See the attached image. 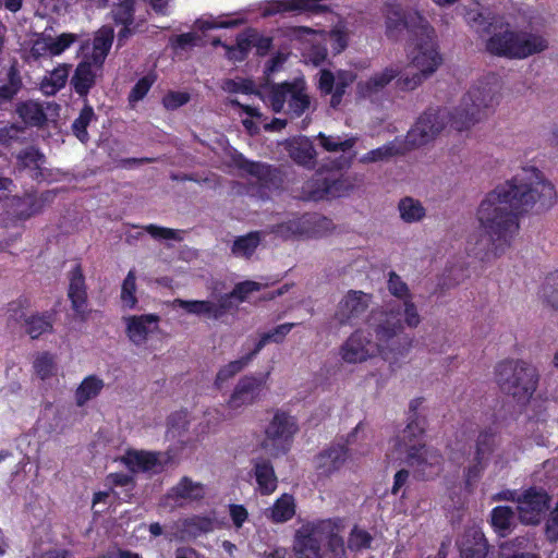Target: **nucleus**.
<instances>
[{
    "label": "nucleus",
    "mask_w": 558,
    "mask_h": 558,
    "mask_svg": "<svg viewBox=\"0 0 558 558\" xmlns=\"http://www.w3.org/2000/svg\"><path fill=\"white\" fill-rule=\"evenodd\" d=\"M554 196V186L536 168H522L481 202L476 211L478 230L468 239L470 251L486 256L504 254L519 231L518 215L536 204L550 205Z\"/></svg>",
    "instance_id": "nucleus-1"
},
{
    "label": "nucleus",
    "mask_w": 558,
    "mask_h": 558,
    "mask_svg": "<svg viewBox=\"0 0 558 558\" xmlns=\"http://www.w3.org/2000/svg\"><path fill=\"white\" fill-rule=\"evenodd\" d=\"M464 20L477 33H490L486 49L499 57L523 60L544 52L549 40L544 33L531 29L514 31L505 16H493L478 8L465 10Z\"/></svg>",
    "instance_id": "nucleus-2"
},
{
    "label": "nucleus",
    "mask_w": 558,
    "mask_h": 558,
    "mask_svg": "<svg viewBox=\"0 0 558 558\" xmlns=\"http://www.w3.org/2000/svg\"><path fill=\"white\" fill-rule=\"evenodd\" d=\"M402 332V324L397 313H372L365 328L352 332L339 348V356L347 364H361L380 356L384 360L396 357Z\"/></svg>",
    "instance_id": "nucleus-3"
},
{
    "label": "nucleus",
    "mask_w": 558,
    "mask_h": 558,
    "mask_svg": "<svg viewBox=\"0 0 558 558\" xmlns=\"http://www.w3.org/2000/svg\"><path fill=\"white\" fill-rule=\"evenodd\" d=\"M384 12L389 38H399L404 29L416 35L421 32V37H416L408 48V59L415 69L430 76L442 63L434 28L417 11L405 14L397 3H388Z\"/></svg>",
    "instance_id": "nucleus-4"
},
{
    "label": "nucleus",
    "mask_w": 558,
    "mask_h": 558,
    "mask_svg": "<svg viewBox=\"0 0 558 558\" xmlns=\"http://www.w3.org/2000/svg\"><path fill=\"white\" fill-rule=\"evenodd\" d=\"M423 434V421L412 420L401 435L393 439V446L407 452V462L417 475L430 478L440 473L444 459L437 449L421 442Z\"/></svg>",
    "instance_id": "nucleus-5"
},
{
    "label": "nucleus",
    "mask_w": 558,
    "mask_h": 558,
    "mask_svg": "<svg viewBox=\"0 0 558 558\" xmlns=\"http://www.w3.org/2000/svg\"><path fill=\"white\" fill-rule=\"evenodd\" d=\"M342 529L340 519L317 520L302 524L295 533L293 549L306 558H319L320 543L328 538L333 558H344L343 539L339 536Z\"/></svg>",
    "instance_id": "nucleus-6"
},
{
    "label": "nucleus",
    "mask_w": 558,
    "mask_h": 558,
    "mask_svg": "<svg viewBox=\"0 0 558 558\" xmlns=\"http://www.w3.org/2000/svg\"><path fill=\"white\" fill-rule=\"evenodd\" d=\"M257 95L276 113L300 117L311 107V97L303 80L265 86Z\"/></svg>",
    "instance_id": "nucleus-7"
},
{
    "label": "nucleus",
    "mask_w": 558,
    "mask_h": 558,
    "mask_svg": "<svg viewBox=\"0 0 558 558\" xmlns=\"http://www.w3.org/2000/svg\"><path fill=\"white\" fill-rule=\"evenodd\" d=\"M499 90L500 84L495 75L472 86L463 97L461 105L456 109L459 116L453 120L456 130H468L476 123L484 109L497 104Z\"/></svg>",
    "instance_id": "nucleus-8"
},
{
    "label": "nucleus",
    "mask_w": 558,
    "mask_h": 558,
    "mask_svg": "<svg viewBox=\"0 0 558 558\" xmlns=\"http://www.w3.org/2000/svg\"><path fill=\"white\" fill-rule=\"evenodd\" d=\"M496 381L504 391L520 401H526L536 390L538 373L530 362L506 360L497 364Z\"/></svg>",
    "instance_id": "nucleus-9"
},
{
    "label": "nucleus",
    "mask_w": 558,
    "mask_h": 558,
    "mask_svg": "<svg viewBox=\"0 0 558 558\" xmlns=\"http://www.w3.org/2000/svg\"><path fill=\"white\" fill-rule=\"evenodd\" d=\"M298 430L296 418L284 411L278 410L265 428L262 447L270 456L284 454L289 451Z\"/></svg>",
    "instance_id": "nucleus-10"
},
{
    "label": "nucleus",
    "mask_w": 558,
    "mask_h": 558,
    "mask_svg": "<svg viewBox=\"0 0 558 558\" xmlns=\"http://www.w3.org/2000/svg\"><path fill=\"white\" fill-rule=\"evenodd\" d=\"M454 118H459L457 111L447 109L428 110L416 121L407 134V144L411 147L424 145L434 140L446 126L453 125Z\"/></svg>",
    "instance_id": "nucleus-11"
},
{
    "label": "nucleus",
    "mask_w": 558,
    "mask_h": 558,
    "mask_svg": "<svg viewBox=\"0 0 558 558\" xmlns=\"http://www.w3.org/2000/svg\"><path fill=\"white\" fill-rule=\"evenodd\" d=\"M511 499L518 504L521 521L525 524H537L548 509L549 498L543 489L530 488L515 498L512 492H506L498 499ZM494 499H497L495 497Z\"/></svg>",
    "instance_id": "nucleus-12"
},
{
    "label": "nucleus",
    "mask_w": 558,
    "mask_h": 558,
    "mask_svg": "<svg viewBox=\"0 0 558 558\" xmlns=\"http://www.w3.org/2000/svg\"><path fill=\"white\" fill-rule=\"evenodd\" d=\"M267 380V375L263 376H244L234 386L228 401L227 409L238 414L245 408L256 403L263 395Z\"/></svg>",
    "instance_id": "nucleus-13"
},
{
    "label": "nucleus",
    "mask_w": 558,
    "mask_h": 558,
    "mask_svg": "<svg viewBox=\"0 0 558 558\" xmlns=\"http://www.w3.org/2000/svg\"><path fill=\"white\" fill-rule=\"evenodd\" d=\"M78 39V35L74 33H62L57 36L43 33L32 41L29 53L36 60L59 57Z\"/></svg>",
    "instance_id": "nucleus-14"
},
{
    "label": "nucleus",
    "mask_w": 558,
    "mask_h": 558,
    "mask_svg": "<svg viewBox=\"0 0 558 558\" xmlns=\"http://www.w3.org/2000/svg\"><path fill=\"white\" fill-rule=\"evenodd\" d=\"M125 335L131 343L143 347L159 330L160 317L157 314L123 316Z\"/></svg>",
    "instance_id": "nucleus-15"
},
{
    "label": "nucleus",
    "mask_w": 558,
    "mask_h": 558,
    "mask_svg": "<svg viewBox=\"0 0 558 558\" xmlns=\"http://www.w3.org/2000/svg\"><path fill=\"white\" fill-rule=\"evenodd\" d=\"M172 461L167 452H153L144 450H129L121 458V462L132 472H160L165 465Z\"/></svg>",
    "instance_id": "nucleus-16"
},
{
    "label": "nucleus",
    "mask_w": 558,
    "mask_h": 558,
    "mask_svg": "<svg viewBox=\"0 0 558 558\" xmlns=\"http://www.w3.org/2000/svg\"><path fill=\"white\" fill-rule=\"evenodd\" d=\"M215 520L208 515H192L174 522L168 527L166 535L172 539H191L213 531Z\"/></svg>",
    "instance_id": "nucleus-17"
},
{
    "label": "nucleus",
    "mask_w": 558,
    "mask_h": 558,
    "mask_svg": "<svg viewBox=\"0 0 558 558\" xmlns=\"http://www.w3.org/2000/svg\"><path fill=\"white\" fill-rule=\"evenodd\" d=\"M355 75L350 71H337L332 73L329 70L319 72L318 88L324 94H331L330 105L336 108L340 105L345 88L353 83Z\"/></svg>",
    "instance_id": "nucleus-18"
},
{
    "label": "nucleus",
    "mask_w": 558,
    "mask_h": 558,
    "mask_svg": "<svg viewBox=\"0 0 558 558\" xmlns=\"http://www.w3.org/2000/svg\"><path fill=\"white\" fill-rule=\"evenodd\" d=\"M173 305L181 307L186 313L209 319H220L228 312V298H216L214 300H181L173 301Z\"/></svg>",
    "instance_id": "nucleus-19"
},
{
    "label": "nucleus",
    "mask_w": 558,
    "mask_h": 558,
    "mask_svg": "<svg viewBox=\"0 0 558 558\" xmlns=\"http://www.w3.org/2000/svg\"><path fill=\"white\" fill-rule=\"evenodd\" d=\"M349 459L347 447L337 445L319 452L314 459V468L318 477H329L336 474Z\"/></svg>",
    "instance_id": "nucleus-20"
},
{
    "label": "nucleus",
    "mask_w": 558,
    "mask_h": 558,
    "mask_svg": "<svg viewBox=\"0 0 558 558\" xmlns=\"http://www.w3.org/2000/svg\"><path fill=\"white\" fill-rule=\"evenodd\" d=\"M371 296L362 291L349 292L339 303L336 318L340 324L350 323L368 307Z\"/></svg>",
    "instance_id": "nucleus-21"
},
{
    "label": "nucleus",
    "mask_w": 558,
    "mask_h": 558,
    "mask_svg": "<svg viewBox=\"0 0 558 558\" xmlns=\"http://www.w3.org/2000/svg\"><path fill=\"white\" fill-rule=\"evenodd\" d=\"M496 438L488 433H482L477 437L476 451H475V465L470 466L465 474V481L470 485L476 481L481 471L488 461L489 457L496 449Z\"/></svg>",
    "instance_id": "nucleus-22"
},
{
    "label": "nucleus",
    "mask_w": 558,
    "mask_h": 558,
    "mask_svg": "<svg viewBox=\"0 0 558 558\" xmlns=\"http://www.w3.org/2000/svg\"><path fill=\"white\" fill-rule=\"evenodd\" d=\"M317 138L319 141V145L327 151L330 153H338L341 151L343 155L341 156L340 160L336 163V168H343L351 163L354 155L350 154V150L355 145L356 138L355 137H341V136H333V135H326L324 133H319L317 135Z\"/></svg>",
    "instance_id": "nucleus-23"
},
{
    "label": "nucleus",
    "mask_w": 558,
    "mask_h": 558,
    "mask_svg": "<svg viewBox=\"0 0 558 558\" xmlns=\"http://www.w3.org/2000/svg\"><path fill=\"white\" fill-rule=\"evenodd\" d=\"M461 558H485L487 543L484 534L477 527L468 530L458 542Z\"/></svg>",
    "instance_id": "nucleus-24"
},
{
    "label": "nucleus",
    "mask_w": 558,
    "mask_h": 558,
    "mask_svg": "<svg viewBox=\"0 0 558 558\" xmlns=\"http://www.w3.org/2000/svg\"><path fill=\"white\" fill-rule=\"evenodd\" d=\"M286 148L290 157L299 165L313 167L315 165L316 151L313 143L305 136H299L286 142Z\"/></svg>",
    "instance_id": "nucleus-25"
},
{
    "label": "nucleus",
    "mask_w": 558,
    "mask_h": 558,
    "mask_svg": "<svg viewBox=\"0 0 558 558\" xmlns=\"http://www.w3.org/2000/svg\"><path fill=\"white\" fill-rule=\"evenodd\" d=\"M100 70L101 68H96L89 59H84L78 63L71 81L75 92L81 96H86L94 86Z\"/></svg>",
    "instance_id": "nucleus-26"
},
{
    "label": "nucleus",
    "mask_w": 558,
    "mask_h": 558,
    "mask_svg": "<svg viewBox=\"0 0 558 558\" xmlns=\"http://www.w3.org/2000/svg\"><path fill=\"white\" fill-rule=\"evenodd\" d=\"M72 65L69 63H59L51 71H48L40 81L39 89L46 96H53L61 90L68 80Z\"/></svg>",
    "instance_id": "nucleus-27"
},
{
    "label": "nucleus",
    "mask_w": 558,
    "mask_h": 558,
    "mask_svg": "<svg viewBox=\"0 0 558 558\" xmlns=\"http://www.w3.org/2000/svg\"><path fill=\"white\" fill-rule=\"evenodd\" d=\"M336 181L324 178L320 173L307 181L303 186V197L305 199L319 201L326 197L338 196Z\"/></svg>",
    "instance_id": "nucleus-28"
},
{
    "label": "nucleus",
    "mask_w": 558,
    "mask_h": 558,
    "mask_svg": "<svg viewBox=\"0 0 558 558\" xmlns=\"http://www.w3.org/2000/svg\"><path fill=\"white\" fill-rule=\"evenodd\" d=\"M113 31L111 27H101L95 35L90 54L86 53L84 59H89L96 68H101L111 48Z\"/></svg>",
    "instance_id": "nucleus-29"
},
{
    "label": "nucleus",
    "mask_w": 558,
    "mask_h": 558,
    "mask_svg": "<svg viewBox=\"0 0 558 558\" xmlns=\"http://www.w3.org/2000/svg\"><path fill=\"white\" fill-rule=\"evenodd\" d=\"M399 74V68L395 65L387 66L380 72L372 75L367 81L360 82L357 85L359 93L368 97L373 94L381 90L386 85H388L397 75Z\"/></svg>",
    "instance_id": "nucleus-30"
},
{
    "label": "nucleus",
    "mask_w": 558,
    "mask_h": 558,
    "mask_svg": "<svg viewBox=\"0 0 558 558\" xmlns=\"http://www.w3.org/2000/svg\"><path fill=\"white\" fill-rule=\"evenodd\" d=\"M104 387L105 383L100 377L96 375L85 377L75 390V403L78 407H84L88 401L97 398Z\"/></svg>",
    "instance_id": "nucleus-31"
},
{
    "label": "nucleus",
    "mask_w": 558,
    "mask_h": 558,
    "mask_svg": "<svg viewBox=\"0 0 558 558\" xmlns=\"http://www.w3.org/2000/svg\"><path fill=\"white\" fill-rule=\"evenodd\" d=\"M69 298L71 299L74 311L78 314H83L86 301V292L84 277L78 267H75L71 271Z\"/></svg>",
    "instance_id": "nucleus-32"
},
{
    "label": "nucleus",
    "mask_w": 558,
    "mask_h": 558,
    "mask_svg": "<svg viewBox=\"0 0 558 558\" xmlns=\"http://www.w3.org/2000/svg\"><path fill=\"white\" fill-rule=\"evenodd\" d=\"M295 513L294 498L289 494H283L276 502L267 509V517L276 523L287 522Z\"/></svg>",
    "instance_id": "nucleus-33"
},
{
    "label": "nucleus",
    "mask_w": 558,
    "mask_h": 558,
    "mask_svg": "<svg viewBox=\"0 0 558 558\" xmlns=\"http://www.w3.org/2000/svg\"><path fill=\"white\" fill-rule=\"evenodd\" d=\"M255 33L253 32H242L241 34L238 35L236 37V43L235 45L233 46H229V45H226V44H222L219 39L217 40H214L213 41V45L214 46H221L225 50V56L231 60V61H242L245 59V57L247 56L248 51H250V46H248V43L247 40H250V37L254 38Z\"/></svg>",
    "instance_id": "nucleus-34"
},
{
    "label": "nucleus",
    "mask_w": 558,
    "mask_h": 558,
    "mask_svg": "<svg viewBox=\"0 0 558 558\" xmlns=\"http://www.w3.org/2000/svg\"><path fill=\"white\" fill-rule=\"evenodd\" d=\"M400 218L407 223L418 222L426 216V209L421 201L407 196L398 204Z\"/></svg>",
    "instance_id": "nucleus-35"
},
{
    "label": "nucleus",
    "mask_w": 558,
    "mask_h": 558,
    "mask_svg": "<svg viewBox=\"0 0 558 558\" xmlns=\"http://www.w3.org/2000/svg\"><path fill=\"white\" fill-rule=\"evenodd\" d=\"M235 161L243 174L251 177L250 180L252 183L259 184L262 187L267 185V178L270 173L268 166L258 162H251L242 156H239Z\"/></svg>",
    "instance_id": "nucleus-36"
},
{
    "label": "nucleus",
    "mask_w": 558,
    "mask_h": 558,
    "mask_svg": "<svg viewBox=\"0 0 558 558\" xmlns=\"http://www.w3.org/2000/svg\"><path fill=\"white\" fill-rule=\"evenodd\" d=\"M205 495V488L199 483H194L184 477L171 490L170 496L175 498L177 501L197 500Z\"/></svg>",
    "instance_id": "nucleus-37"
},
{
    "label": "nucleus",
    "mask_w": 558,
    "mask_h": 558,
    "mask_svg": "<svg viewBox=\"0 0 558 558\" xmlns=\"http://www.w3.org/2000/svg\"><path fill=\"white\" fill-rule=\"evenodd\" d=\"M307 215H304L302 217H295L289 219L286 222H282L276 228L275 232L283 239L299 236L307 238Z\"/></svg>",
    "instance_id": "nucleus-38"
},
{
    "label": "nucleus",
    "mask_w": 558,
    "mask_h": 558,
    "mask_svg": "<svg viewBox=\"0 0 558 558\" xmlns=\"http://www.w3.org/2000/svg\"><path fill=\"white\" fill-rule=\"evenodd\" d=\"M255 476L262 494L269 495L276 490L277 477L269 463H257L255 466Z\"/></svg>",
    "instance_id": "nucleus-39"
},
{
    "label": "nucleus",
    "mask_w": 558,
    "mask_h": 558,
    "mask_svg": "<svg viewBox=\"0 0 558 558\" xmlns=\"http://www.w3.org/2000/svg\"><path fill=\"white\" fill-rule=\"evenodd\" d=\"M19 117L29 125H41L46 121V114L40 104L35 101H25L17 106Z\"/></svg>",
    "instance_id": "nucleus-40"
},
{
    "label": "nucleus",
    "mask_w": 558,
    "mask_h": 558,
    "mask_svg": "<svg viewBox=\"0 0 558 558\" xmlns=\"http://www.w3.org/2000/svg\"><path fill=\"white\" fill-rule=\"evenodd\" d=\"M252 352L245 356H242L238 360L231 361L225 366H222L216 376L215 385L218 388H221L226 383H228L232 377H234L238 373H240L254 357Z\"/></svg>",
    "instance_id": "nucleus-41"
},
{
    "label": "nucleus",
    "mask_w": 558,
    "mask_h": 558,
    "mask_svg": "<svg viewBox=\"0 0 558 558\" xmlns=\"http://www.w3.org/2000/svg\"><path fill=\"white\" fill-rule=\"evenodd\" d=\"M294 326L295 324L293 323H286L263 333L252 351V355H256L269 342L281 343Z\"/></svg>",
    "instance_id": "nucleus-42"
},
{
    "label": "nucleus",
    "mask_w": 558,
    "mask_h": 558,
    "mask_svg": "<svg viewBox=\"0 0 558 558\" xmlns=\"http://www.w3.org/2000/svg\"><path fill=\"white\" fill-rule=\"evenodd\" d=\"M230 104L232 106L239 107L247 116H251L254 119H256V121L258 123L264 125V129L266 131H278V130L283 129L286 126V124H287L286 120H282V119H274L271 122L268 123V122H266V118L259 111L258 108L252 107V106H247V105H242L236 99H230Z\"/></svg>",
    "instance_id": "nucleus-43"
},
{
    "label": "nucleus",
    "mask_w": 558,
    "mask_h": 558,
    "mask_svg": "<svg viewBox=\"0 0 558 558\" xmlns=\"http://www.w3.org/2000/svg\"><path fill=\"white\" fill-rule=\"evenodd\" d=\"M120 300L123 308L134 310L136 307V275L134 270H130L122 282Z\"/></svg>",
    "instance_id": "nucleus-44"
},
{
    "label": "nucleus",
    "mask_w": 558,
    "mask_h": 558,
    "mask_svg": "<svg viewBox=\"0 0 558 558\" xmlns=\"http://www.w3.org/2000/svg\"><path fill=\"white\" fill-rule=\"evenodd\" d=\"M190 415L185 411L172 413L168 418L167 437L175 439L183 437L190 425Z\"/></svg>",
    "instance_id": "nucleus-45"
},
{
    "label": "nucleus",
    "mask_w": 558,
    "mask_h": 558,
    "mask_svg": "<svg viewBox=\"0 0 558 558\" xmlns=\"http://www.w3.org/2000/svg\"><path fill=\"white\" fill-rule=\"evenodd\" d=\"M260 242V232H251L238 238L232 245V253L238 257H247L254 253Z\"/></svg>",
    "instance_id": "nucleus-46"
},
{
    "label": "nucleus",
    "mask_w": 558,
    "mask_h": 558,
    "mask_svg": "<svg viewBox=\"0 0 558 558\" xmlns=\"http://www.w3.org/2000/svg\"><path fill=\"white\" fill-rule=\"evenodd\" d=\"M388 313H397L399 314L401 324H402V330L404 327L409 328H416L422 322L421 315L418 313V308L413 302V299H407L403 301L402 311H389Z\"/></svg>",
    "instance_id": "nucleus-47"
},
{
    "label": "nucleus",
    "mask_w": 558,
    "mask_h": 558,
    "mask_svg": "<svg viewBox=\"0 0 558 558\" xmlns=\"http://www.w3.org/2000/svg\"><path fill=\"white\" fill-rule=\"evenodd\" d=\"M307 238H320L333 230L330 219L319 215H307Z\"/></svg>",
    "instance_id": "nucleus-48"
},
{
    "label": "nucleus",
    "mask_w": 558,
    "mask_h": 558,
    "mask_svg": "<svg viewBox=\"0 0 558 558\" xmlns=\"http://www.w3.org/2000/svg\"><path fill=\"white\" fill-rule=\"evenodd\" d=\"M108 5L114 7L113 17L117 22L128 25L132 23L134 0H105Z\"/></svg>",
    "instance_id": "nucleus-49"
},
{
    "label": "nucleus",
    "mask_w": 558,
    "mask_h": 558,
    "mask_svg": "<svg viewBox=\"0 0 558 558\" xmlns=\"http://www.w3.org/2000/svg\"><path fill=\"white\" fill-rule=\"evenodd\" d=\"M51 323L46 316L31 315L24 318L25 332L36 339L51 329Z\"/></svg>",
    "instance_id": "nucleus-50"
},
{
    "label": "nucleus",
    "mask_w": 558,
    "mask_h": 558,
    "mask_svg": "<svg viewBox=\"0 0 558 558\" xmlns=\"http://www.w3.org/2000/svg\"><path fill=\"white\" fill-rule=\"evenodd\" d=\"M513 512L509 507H496L492 511V525L504 535L513 522Z\"/></svg>",
    "instance_id": "nucleus-51"
},
{
    "label": "nucleus",
    "mask_w": 558,
    "mask_h": 558,
    "mask_svg": "<svg viewBox=\"0 0 558 558\" xmlns=\"http://www.w3.org/2000/svg\"><path fill=\"white\" fill-rule=\"evenodd\" d=\"M36 375L41 379H47L56 375L57 366L54 357L49 353H39L36 355L34 363Z\"/></svg>",
    "instance_id": "nucleus-52"
},
{
    "label": "nucleus",
    "mask_w": 558,
    "mask_h": 558,
    "mask_svg": "<svg viewBox=\"0 0 558 558\" xmlns=\"http://www.w3.org/2000/svg\"><path fill=\"white\" fill-rule=\"evenodd\" d=\"M95 113L90 106L85 105L78 118L73 122V132L81 142H86L88 134L86 131L87 125L94 120Z\"/></svg>",
    "instance_id": "nucleus-53"
},
{
    "label": "nucleus",
    "mask_w": 558,
    "mask_h": 558,
    "mask_svg": "<svg viewBox=\"0 0 558 558\" xmlns=\"http://www.w3.org/2000/svg\"><path fill=\"white\" fill-rule=\"evenodd\" d=\"M260 289V284L255 281H244L238 283L232 292L226 293L221 295L222 298H228V311L232 306L231 300L235 299L238 302H243L247 299V296L254 292L258 291Z\"/></svg>",
    "instance_id": "nucleus-54"
},
{
    "label": "nucleus",
    "mask_w": 558,
    "mask_h": 558,
    "mask_svg": "<svg viewBox=\"0 0 558 558\" xmlns=\"http://www.w3.org/2000/svg\"><path fill=\"white\" fill-rule=\"evenodd\" d=\"M542 298L548 306L558 311V272L546 279L542 288Z\"/></svg>",
    "instance_id": "nucleus-55"
},
{
    "label": "nucleus",
    "mask_w": 558,
    "mask_h": 558,
    "mask_svg": "<svg viewBox=\"0 0 558 558\" xmlns=\"http://www.w3.org/2000/svg\"><path fill=\"white\" fill-rule=\"evenodd\" d=\"M349 29L342 23L337 24L328 34L329 43L336 53L341 52L348 46Z\"/></svg>",
    "instance_id": "nucleus-56"
},
{
    "label": "nucleus",
    "mask_w": 558,
    "mask_h": 558,
    "mask_svg": "<svg viewBox=\"0 0 558 558\" xmlns=\"http://www.w3.org/2000/svg\"><path fill=\"white\" fill-rule=\"evenodd\" d=\"M144 230L156 240L181 241L183 239L182 232L175 229L148 225L144 227Z\"/></svg>",
    "instance_id": "nucleus-57"
},
{
    "label": "nucleus",
    "mask_w": 558,
    "mask_h": 558,
    "mask_svg": "<svg viewBox=\"0 0 558 558\" xmlns=\"http://www.w3.org/2000/svg\"><path fill=\"white\" fill-rule=\"evenodd\" d=\"M372 542L371 534L357 526H354L350 533L348 546L352 550L368 548Z\"/></svg>",
    "instance_id": "nucleus-58"
},
{
    "label": "nucleus",
    "mask_w": 558,
    "mask_h": 558,
    "mask_svg": "<svg viewBox=\"0 0 558 558\" xmlns=\"http://www.w3.org/2000/svg\"><path fill=\"white\" fill-rule=\"evenodd\" d=\"M222 89L230 94H254L255 85L252 81L245 78L226 80L222 83Z\"/></svg>",
    "instance_id": "nucleus-59"
},
{
    "label": "nucleus",
    "mask_w": 558,
    "mask_h": 558,
    "mask_svg": "<svg viewBox=\"0 0 558 558\" xmlns=\"http://www.w3.org/2000/svg\"><path fill=\"white\" fill-rule=\"evenodd\" d=\"M399 153H401V149L397 148L395 145H385L363 155L361 157V162L368 163L380 161Z\"/></svg>",
    "instance_id": "nucleus-60"
},
{
    "label": "nucleus",
    "mask_w": 558,
    "mask_h": 558,
    "mask_svg": "<svg viewBox=\"0 0 558 558\" xmlns=\"http://www.w3.org/2000/svg\"><path fill=\"white\" fill-rule=\"evenodd\" d=\"M388 290L402 301L412 298L408 284L395 272L389 274Z\"/></svg>",
    "instance_id": "nucleus-61"
},
{
    "label": "nucleus",
    "mask_w": 558,
    "mask_h": 558,
    "mask_svg": "<svg viewBox=\"0 0 558 558\" xmlns=\"http://www.w3.org/2000/svg\"><path fill=\"white\" fill-rule=\"evenodd\" d=\"M17 158L25 168H39L44 160V156L33 147L20 153Z\"/></svg>",
    "instance_id": "nucleus-62"
},
{
    "label": "nucleus",
    "mask_w": 558,
    "mask_h": 558,
    "mask_svg": "<svg viewBox=\"0 0 558 558\" xmlns=\"http://www.w3.org/2000/svg\"><path fill=\"white\" fill-rule=\"evenodd\" d=\"M154 83V78L151 76H145L141 78L135 86L132 88L129 100L130 102H136L145 97V95L150 89Z\"/></svg>",
    "instance_id": "nucleus-63"
},
{
    "label": "nucleus",
    "mask_w": 558,
    "mask_h": 558,
    "mask_svg": "<svg viewBox=\"0 0 558 558\" xmlns=\"http://www.w3.org/2000/svg\"><path fill=\"white\" fill-rule=\"evenodd\" d=\"M244 32H253L256 35V36H254V38L250 37V40H247L250 48L256 47L257 52L260 54L266 53L270 49L271 43H272L270 37L262 35L255 28H247Z\"/></svg>",
    "instance_id": "nucleus-64"
}]
</instances>
